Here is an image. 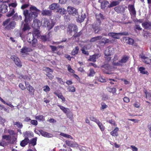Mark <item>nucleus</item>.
Instances as JSON below:
<instances>
[{"label":"nucleus","mask_w":151,"mask_h":151,"mask_svg":"<svg viewBox=\"0 0 151 151\" xmlns=\"http://www.w3.org/2000/svg\"><path fill=\"white\" fill-rule=\"evenodd\" d=\"M39 11L38 9L33 6H32L30 7L29 10H24L23 14L25 17V21L27 22L28 20H32L33 19L37 17Z\"/></svg>","instance_id":"1"},{"label":"nucleus","mask_w":151,"mask_h":151,"mask_svg":"<svg viewBox=\"0 0 151 151\" xmlns=\"http://www.w3.org/2000/svg\"><path fill=\"white\" fill-rule=\"evenodd\" d=\"M16 23L14 21H11L10 19H8L4 21L2 25L4 27L5 30H10L15 27Z\"/></svg>","instance_id":"2"},{"label":"nucleus","mask_w":151,"mask_h":151,"mask_svg":"<svg viewBox=\"0 0 151 151\" xmlns=\"http://www.w3.org/2000/svg\"><path fill=\"white\" fill-rule=\"evenodd\" d=\"M42 22L44 26L48 27L49 30L51 29L55 24V22H52L51 23H50L49 20L45 18L43 19Z\"/></svg>","instance_id":"3"},{"label":"nucleus","mask_w":151,"mask_h":151,"mask_svg":"<svg viewBox=\"0 0 151 151\" xmlns=\"http://www.w3.org/2000/svg\"><path fill=\"white\" fill-rule=\"evenodd\" d=\"M128 35V33L127 32H123L120 33L110 32L108 34V35L111 37L115 39H119L120 36L127 35Z\"/></svg>","instance_id":"4"},{"label":"nucleus","mask_w":151,"mask_h":151,"mask_svg":"<svg viewBox=\"0 0 151 151\" xmlns=\"http://www.w3.org/2000/svg\"><path fill=\"white\" fill-rule=\"evenodd\" d=\"M30 29L29 26L28 24H24L22 31L19 32V36L22 38V40L23 39L25 36L24 32L26 31H29Z\"/></svg>","instance_id":"5"},{"label":"nucleus","mask_w":151,"mask_h":151,"mask_svg":"<svg viewBox=\"0 0 151 151\" xmlns=\"http://www.w3.org/2000/svg\"><path fill=\"white\" fill-rule=\"evenodd\" d=\"M77 29H78L77 26L73 24H70L68 26L67 28V32L70 34L72 31H73L75 32H76L77 33Z\"/></svg>","instance_id":"6"},{"label":"nucleus","mask_w":151,"mask_h":151,"mask_svg":"<svg viewBox=\"0 0 151 151\" xmlns=\"http://www.w3.org/2000/svg\"><path fill=\"white\" fill-rule=\"evenodd\" d=\"M67 11L68 14H70L74 16L78 15V12L77 10L74 7L68 6V7Z\"/></svg>","instance_id":"7"},{"label":"nucleus","mask_w":151,"mask_h":151,"mask_svg":"<svg viewBox=\"0 0 151 151\" xmlns=\"http://www.w3.org/2000/svg\"><path fill=\"white\" fill-rule=\"evenodd\" d=\"M11 58L14 61L15 64L17 66L20 67L22 66L21 63L18 57L14 56H12L11 57Z\"/></svg>","instance_id":"8"},{"label":"nucleus","mask_w":151,"mask_h":151,"mask_svg":"<svg viewBox=\"0 0 151 151\" xmlns=\"http://www.w3.org/2000/svg\"><path fill=\"white\" fill-rule=\"evenodd\" d=\"M7 6L5 3H3L0 4V12L4 13L7 12Z\"/></svg>","instance_id":"9"},{"label":"nucleus","mask_w":151,"mask_h":151,"mask_svg":"<svg viewBox=\"0 0 151 151\" xmlns=\"http://www.w3.org/2000/svg\"><path fill=\"white\" fill-rule=\"evenodd\" d=\"M41 25L40 21L37 19H35L32 24V27L34 29H39Z\"/></svg>","instance_id":"10"},{"label":"nucleus","mask_w":151,"mask_h":151,"mask_svg":"<svg viewBox=\"0 0 151 151\" xmlns=\"http://www.w3.org/2000/svg\"><path fill=\"white\" fill-rule=\"evenodd\" d=\"M114 51V48L111 47H109L105 51L104 54L106 56H109L113 53Z\"/></svg>","instance_id":"11"},{"label":"nucleus","mask_w":151,"mask_h":151,"mask_svg":"<svg viewBox=\"0 0 151 151\" xmlns=\"http://www.w3.org/2000/svg\"><path fill=\"white\" fill-rule=\"evenodd\" d=\"M25 86L27 90L29 91L30 93L32 95H34L35 89L33 87L29 85L28 83H26L25 82Z\"/></svg>","instance_id":"12"},{"label":"nucleus","mask_w":151,"mask_h":151,"mask_svg":"<svg viewBox=\"0 0 151 151\" xmlns=\"http://www.w3.org/2000/svg\"><path fill=\"white\" fill-rule=\"evenodd\" d=\"M142 25L145 29H151V22L149 21L144 22L142 24Z\"/></svg>","instance_id":"13"},{"label":"nucleus","mask_w":151,"mask_h":151,"mask_svg":"<svg viewBox=\"0 0 151 151\" xmlns=\"http://www.w3.org/2000/svg\"><path fill=\"white\" fill-rule=\"evenodd\" d=\"M40 132L41 134L44 137H51L53 136V135L52 134L44 132L42 130H40Z\"/></svg>","instance_id":"14"},{"label":"nucleus","mask_w":151,"mask_h":151,"mask_svg":"<svg viewBox=\"0 0 151 151\" xmlns=\"http://www.w3.org/2000/svg\"><path fill=\"white\" fill-rule=\"evenodd\" d=\"M124 0H116V1H113L110 3V5H108V7L109 8H111L119 4L121 1Z\"/></svg>","instance_id":"15"},{"label":"nucleus","mask_w":151,"mask_h":151,"mask_svg":"<svg viewBox=\"0 0 151 151\" xmlns=\"http://www.w3.org/2000/svg\"><path fill=\"white\" fill-rule=\"evenodd\" d=\"M123 40L129 45H132L133 44L134 40L132 38L127 37H125L123 38Z\"/></svg>","instance_id":"16"},{"label":"nucleus","mask_w":151,"mask_h":151,"mask_svg":"<svg viewBox=\"0 0 151 151\" xmlns=\"http://www.w3.org/2000/svg\"><path fill=\"white\" fill-rule=\"evenodd\" d=\"M128 9L130 12V14H133L134 15H135L136 12L135 10V8L133 5H129L128 6Z\"/></svg>","instance_id":"17"},{"label":"nucleus","mask_w":151,"mask_h":151,"mask_svg":"<svg viewBox=\"0 0 151 151\" xmlns=\"http://www.w3.org/2000/svg\"><path fill=\"white\" fill-rule=\"evenodd\" d=\"M65 142L66 144L69 146L71 147H77L78 146V144L72 141L66 140Z\"/></svg>","instance_id":"18"},{"label":"nucleus","mask_w":151,"mask_h":151,"mask_svg":"<svg viewBox=\"0 0 151 151\" xmlns=\"http://www.w3.org/2000/svg\"><path fill=\"white\" fill-rule=\"evenodd\" d=\"M54 93L59 98L61 99L64 102L65 101V98L63 96L61 93H59L58 92L55 91Z\"/></svg>","instance_id":"19"},{"label":"nucleus","mask_w":151,"mask_h":151,"mask_svg":"<svg viewBox=\"0 0 151 151\" xmlns=\"http://www.w3.org/2000/svg\"><path fill=\"white\" fill-rule=\"evenodd\" d=\"M100 24H96L93 27V30L96 34H99V31L101 30L99 26Z\"/></svg>","instance_id":"20"},{"label":"nucleus","mask_w":151,"mask_h":151,"mask_svg":"<svg viewBox=\"0 0 151 151\" xmlns=\"http://www.w3.org/2000/svg\"><path fill=\"white\" fill-rule=\"evenodd\" d=\"M59 6L60 5L58 4L54 3L50 5L49 8L50 9L52 10H53L54 9H57L59 8Z\"/></svg>","instance_id":"21"},{"label":"nucleus","mask_w":151,"mask_h":151,"mask_svg":"<svg viewBox=\"0 0 151 151\" xmlns=\"http://www.w3.org/2000/svg\"><path fill=\"white\" fill-rule=\"evenodd\" d=\"M29 142V140L28 138H25L20 143V145L24 147Z\"/></svg>","instance_id":"22"},{"label":"nucleus","mask_w":151,"mask_h":151,"mask_svg":"<svg viewBox=\"0 0 151 151\" xmlns=\"http://www.w3.org/2000/svg\"><path fill=\"white\" fill-rule=\"evenodd\" d=\"M57 12L62 15L65 14L66 12V10L65 9L62 7H60V6H59V8L57 9Z\"/></svg>","instance_id":"23"},{"label":"nucleus","mask_w":151,"mask_h":151,"mask_svg":"<svg viewBox=\"0 0 151 151\" xmlns=\"http://www.w3.org/2000/svg\"><path fill=\"white\" fill-rule=\"evenodd\" d=\"M42 14L43 15L51 16L52 14V12L50 10H44L42 11Z\"/></svg>","instance_id":"24"},{"label":"nucleus","mask_w":151,"mask_h":151,"mask_svg":"<svg viewBox=\"0 0 151 151\" xmlns=\"http://www.w3.org/2000/svg\"><path fill=\"white\" fill-rule=\"evenodd\" d=\"M129 58V57L127 55L123 56L121 60L119 61V63H125L127 62Z\"/></svg>","instance_id":"25"},{"label":"nucleus","mask_w":151,"mask_h":151,"mask_svg":"<svg viewBox=\"0 0 151 151\" xmlns=\"http://www.w3.org/2000/svg\"><path fill=\"white\" fill-rule=\"evenodd\" d=\"M96 19L99 22V24L101 23V22L100 21V19H105V17L101 13H100L99 14H96Z\"/></svg>","instance_id":"26"},{"label":"nucleus","mask_w":151,"mask_h":151,"mask_svg":"<svg viewBox=\"0 0 151 151\" xmlns=\"http://www.w3.org/2000/svg\"><path fill=\"white\" fill-rule=\"evenodd\" d=\"M100 57L99 54L93 55L90 57L89 60L93 62H95L96 61V59Z\"/></svg>","instance_id":"27"},{"label":"nucleus","mask_w":151,"mask_h":151,"mask_svg":"<svg viewBox=\"0 0 151 151\" xmlns=\"http://www.w3.org/2000/svg\"><path fill=\"white\" fill-rule=\"evenodd\" d=\"M60 109L65 114H67L68 113L70 112V109L67 108L65 107H64L60 105H58Z\"/></svg>","instance_id":"28"},{"label":"nucleus","mask_w":151,"mask_h":151,"mask_svg":"<svg viewBox=\"0 0 151 151\" xmlns=\"http://www.w3.org/2000/svg\"><path fill=\"white\" fill-rule=\"evenodd\" d=\"M38 29H35V30L33 33V37H35L36 38L40 37V32Z\"/></svg>","instance_id":"29"},{"label":"nucleus","mask_w":151,"mask_h":151,"mask_svg":"<svg viewBox=\"0 0 151 151\" xmlns=\"http://www.w3.org/2000/svg\"><path fill=\"white\" fill-rule=\"evenodd\" d=\"M140 73L143 74H146L148 75L149 73L147 71L145 70V68L143 67H140L139 68Z\"/></svg>","instance_id":"30"},{"label":"nucleus","mask_w":151,"mask_h":151,"mask_svg":"<svg viewBox=\"0 0 151 151\" xmlns=\"http://www.w3.org/2000/svg\"><path fill=\"white\" fill-rule=\"evenodd\" d=\"M99 2L101 3V8L102 9H104L109 4V2L106 1H104Z\"/></svg>","instance_id":"31"},{"label":"nucleus","mask_w":151,"mask_h":151,"mask_svg":"<svg viewBox=\"0 0 151 151\" xmlns=\"http://www.w3.org/2000/svg\"><path fill=\"white\" fill-rule=\"evenodd\" d=\"M141 58L143 59V61L147 64H149L151 62V59H149L148 58L145 57L144 55L141 56Z\"/></svg>","instance_id":"32"},{"label":"nucleus","mask_w":151,"mask_h":151,"mask_svg":"<svg viewBox=\"0 0 151 151\" xmlns=\"http://www.w3.org/2000/svg\"><path fill=\"white\" fill-rule=\"evenodd\" d=\"M102 38V36H97L91 38L90 40V42H94L99 40H100Z\"/></svg>","instance_id":"33"},{"label":"nucleus","mask_w":151,"mask_h":151,"mask_svg":"<svg viewBox=\"0 0 151 151\" xmlns=\"http://www.w3.org/2000/svg\"><path fill=\"white\" fill-rule=\"evenodd\" d=\"M32 51V49L26 47H23L21 50L20 52L22 53H26L28 52Z\"/></svg>","instance_id":"34"},{"label":"nucleus","mask_w":151,"mask_h":151,"mask_svg":"<svg viewBox=\"0 0 151 151\" xmlns=\"http://www.w3.org/2000/svg\"><path fill=\"white\" fill-rule=\"evenodd\" d=\"M119 130V129L118 127H116L114 130L111 132V134L113 136H118L117 131Z\"/></svg>","instance_id":"35"},{"label":"nucleus","mask_w":151,"mask_h":151,"mask_svg":"<svg viewBox=\"0 0 151 151\" xmlns=\"http://www.w3.org/2000/svg\"><path fill=\"white\" fill-rule=\"evenodd\" d=\"M15 13L14 8H10V10L6 14V16L8 17H10L12 16Z\"/></svg>","instance_id":"36"},{"label":"nucleus","mask_w":151,"mask_h":151,"mask_svg":"<svg viewBox=\"0 0 151 151\" xmlns=\"http://www.w3.org/2000/svg\"><path fill=\"white\" fill-rule=\"evenodd\" d=\"M109 42V39H106L105 38H103L102 39L101 41L99 42V43L100 44L103 45L108 43Z\"/></svg>","instance_id":"37"},{"label":"nucleus","mask_w":151,"mask_h":151,"mask_svg":"<svg viewBox=\"0 0 151 151\" xmlns=\"http://www.w3.org/2000/svg\"><path fill=\"white\" fill-rule=\"evenodd\" d=\"M96 123L97 124L99 127L102 131H104V127L103 126L102 123L100 122L99 120L97 121Z\"/></svg>","instance_id":"38"},{"label":"nucleus","mask_w":151,"mask_h":151,"mask_svg":"<svg viewBox=\"0 0 151 151\" xmlns=\"http://www.w3.org/2000/svg\"><path fill=\"white\" fill-rule=\"evenodd\" d=\"M79 48L78 46L76 47L75 48L73 49L71 52V54L73 55H75L77 54L78 52Z\"/></svg>","instance_id":"39"},{"label":"nucleus","mask_w":151,"mask_h":151,"mask_svg":"<svg viewBox=\"0 0 151 151\" xmlns=\"http://www.w3.org/2000/svg\"><path fill=\"white\" fill-rule=\"evenodd\" d=\"M29 42L32 43V45L34 47H37V40L35 38H34L31 41H29Z\"/></svg>","instance_id":"40"},{"label":"nucleus","mask_w":151,"mask_h":151,"mask_svg":"<svg viewBox=\"0 0 151 151\" xmlns=\"http://www.w3.org/2000/svg\"><path fill=\"white\" fill-rule=\"evenodd\" d=\"M122 8H123L122 7V6H119L115 7L114 9L117 13H120L121 12Z\"/></svg>","instance_id":"41"},{"label":"nucleus","mask_w":151,"mask_h":151,"mask_svg":"<svg viewBox=\"0 0 151 151\" xmlns=\"http://www.w3.org/2000/svg\"><path fill=\"white\" fill-rule=\"evenodd\" d=\"M86 17V16L85 14H82L80 16H79L78 17L79 20L80 22H83L84 20V19Z\"/></svg>","instance_id":"42"},{"label":"nucleus","mask_w":151,"mask_h":151,"mask_svg":"<svg viewBox=\"0 0 151 151\" xmlns=\"http://www.w3.org/2000/svg\"><path fill=\"white\" fill-rule=\"evenodd\" d=\"M68 90L69 92H74L76 91L75 88L73 86H68Z\"/></svg>","instance_id":"43"},{"label":"nucleus","mask_w":151,"mask_h":151,"mask_svg":"<svg viewBox=\"0 0 151 151\" xmlns=\"http://www.w3.org/2000/svg\"><path fill=\"white\" fill-rule=\"evenodd\" d=\"M14 125H16L18 128H20L23 127L22 124L19 122H14Z\"/></svg>","instance_id":"44"},{"label":"nucleus","mask_w":151,"mask_h":151,"mask_svg":"<svg viewBox=\"0 0 151 151\" xmlns=\"http://www.w3.org/2000/svg\"><path fill=\"white\" fill-rule=\"evenodd\" d=\"M107 90L109 92L112 93H115L116 92V88H110L109 87L107 88Z\"/></svg>","instance_id":"45"},{"label":"nucleus","mask_w":151,"mask_h":151,"mask_svg":"<svg viewBox=\"0 0 151 151\" xmlns=\"http://www.w3.org/2000/svg\"><path fill=\"white\" fill-rule=\"evenodd\" d=\"M90 73L88 74V76H93L95 74V72L94 70L92 69H91L89 70Z\"/></svg>","instance_id":"46"},{"label":"nucleus","mask_w":151,"mask_h":151,"mask_svg":"<svg viewBox=\"0 0 151 151\" xmlns=\"http://www.w3.org/2000/svg\"><path fill=\"white\" fill-rule=\"evenodd\" d=\"M60 135L66 138H69L73 139V137L70 135H68L67 134L63 133H61L60 134Z\"/></svg>","instance_id":"47"},{"label":"nucleus","mask_w":151,"mask_h":151,"mask_svg":"<svg viewBox=\"0 0 151 151\" xmlns=\"http://www.w3.org/2000/svg\"><path fill=\"white\" fill-rule=\"evenodd\" d=\"M29 144H32V145L34 146L36 144V139H33L29 141Z\"/></svg>","instance_id":"48"},{"label":"nucleus","mask_w":151,"mask_h":151,"mask_svg":"<svg viewBox=\"0 0 151 151\" xmlns=\"http://www.w3.org/2000/svg\"><path fill=\"white\" fill-rule=\"evenodd\" d=\"M3 139H5L6 140H10L11 139V137L9 135H4L2 136Z\"/></svg>","instance_id":"49"},{"label":"nucleus","mask_w":151,"mask_h":151,"mask_svg":"<svg viewBox=\"0 0 151 151\" xmlns=\"http://www.w3.org/2000/svg\"><path fill=\"white\" fill-rule=\"evenodd\" d=\"M43 119L44 116L43 115H40L35 116V119L37 120L41 121L43 120Z\"/></svg>","instance_id":"50"},{"label":"nucleus","mask_w":151,"mask_h":151,"mask_svg":"<svg viewBox=\"0 0 151 151\" xmlns=\"http://www.w3.org/2000/svg\"><path fill=\"white\" fill-rule=\"evenodd\" d=\"M98 81L102 83H104L106 82V79L103 78L101 77H100L99 78H96Z\"/></svg>","instance_id":"51"},{"label":"nucleus","mask_w":151,"mask_h":151,"mask_svg":"<svg viewBox=\"0 0 151 151\" xmlns=\"http://www.w3.org/2000/svg\"><path fill=\"white\" fill-rule=\"evenodd\" d=\"M145 93V94L146 98H150L151 97V94L146 90L144 91Z\"/></svg>","instance_id":"52"},{"label":"nucleus","mask_w":151,"mask_h":151,"mask_svg":"<svg viewBox=\"0 0 151 151\" xmlns=\"http://www.w3.org/2000/svg\"><path fill=\"white\" fill-rule=\"evenodd\" d=\"M90 119L91 120L93 121L96 123L99 120V119H96L95 117L92 116H91L90 117Z\"/></svg>","instance_id":"53"},{"label":"nucleus","mask_w":151,"mask_h":151,"mask_svg":"<svg viewBox=\"0 0 151 151\" xmlns=\"http://www.w3.org/2000/svg\"><path fill=\"white\" fill-rule=\"evenodd\" d=\"M82 33L81 32H78V29H77V33L76 32H75V34L74 35V37H78L82 34Z\"/></svg>","instance_id":"54"},{"label":"nucleus","mask_w":151,"mask_h":151,"mask_svg":"<svg viewBox=\"0 0 151 151\" xmlns=\"http://www.w3.org/2000/svg\"><path fill=\"white\" fill-rule=\"evenodd\" d=\"M41 39L44 42H45L48 40V39L47 38L46 36H41Z\"/></svg>","instance_id":"55"},{"label":"nucleus","mask_w":151,"mask_h":151,"mask_svg":"<svg viewBox=\"0 0 151 151\" xmlns=\"http://www.w3.org/2000/svg\"><path fill=\"white\" fill-rule=\"evenodd\" d=\"M43 88V90L46 92L49 91L50 90V88L47 86H45Z\"/></svg>","instance_id":"56"},{"label":"nucleus","mask_w":151,"mask_h":151,"mask_svg":"<svg viewBox=\"0 0 151 151\" xmlns=\"http://www.w3.org/2000/svg\"><path fill=\"white\" fill-rule=\"evenodd\" d=\"M30 132H29L26 131L23 133L24 136L25 138H27L30 134Z\"/></svg>","instance_id":"57"},{"label":"nucleus","mask_w":151,"mask_h":151,"mask_svg":"<svg viewBox=\"0 0 151 151\" xmlns=\"http://www.w3.org/2000/svg\"><path fill=\"white\" fill-rule=\"evenodd\" d=\"M30 123L32 124L35 126L37 125L38 123L37 121L34 120H31Z\"/></svg>","instance_id":"58"},{"label":"nucleus","mask_w":151,"mask_h":151,"mask_svg":"<svg viewBox=\"0 0 151 151\" xmlns=\"http://www.w3.org/2000/svg\"><path fill=\"white\" fill-rule=\"evenodd\" d=\"M68 71L70 73H73L74 72V70L71 68L70 65H68Z\"/></svg>","instance_id":"59"},{"label":"nucleus","mask_w":151,"mask_h":151,"mask_svg":"<svg viewBox=\"0 0 151 151\" xmlns=\"http://www.w3.org/2000/svg\"><path fill=\"white\" fill-rule=\"evenodd\" d=\"M19 86L22 90H24L26 88L24 85L22 83H20L19 84Z\"/></svg>","instance_id":"60"},{"label":"nucleus","mask_w":151,"mask_h":151,"mask_svg":"<svg viewBox=\"0 0 151 151\" xmlns=\"http://www.w3.org/2000/svg\"><path fill=\"white\" fill-rule=\"evenodd\" d=\"M56 78H57L58 79V81L60 84H64V82L62 81V80L61 78L57 77H56Z\"/></svg>","instance_id":"61"},{"label":"nucleus","mask_w":151,"mask_h":151,"mask_svg":"<svg viewBox=\"0 0 151 151\" xmlns=\"http://www.w3.org/2000/svg\"><path fill=\"white\" fill-rule=\"evenodd\" d=\"M17 6V4L15 3H12L9 5V6L10 8H14Z\"/></svg>","instance_id":"62"},{"label":"nucleus","mask_w":151,"mask_h":151,"mask_svg":"<svg viewBox=\"0 0 151 151\" xmlns=\"http://www.w3.org/2000/svg\"><path fill=\"white\" fill-rule=\"evenodd\" d=\"M102 67L107 70H109L110 65L108 64H106L102 66Z\"/></svg>","instance_id":"63"},{"label":"nucleus","mask_w":151,"mask_h":151,"mask_svg":"<svg viewBox=\"0 0 151 151\" xmlns=\"http://www.w3.org/2000/svg\"><path fill=\"white\" fill-rule=\"evenodd\" d=\"M131 147L132 149V150L133 151H137L138 150V149L137 147L133 145H131Z\"/></svg>","instance_id":"64"}]
</instances>
